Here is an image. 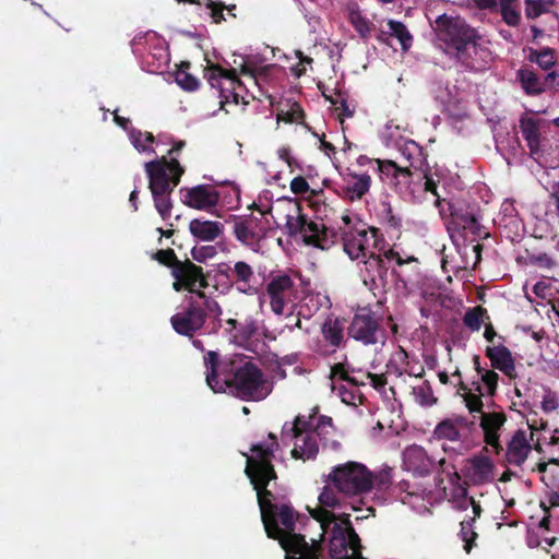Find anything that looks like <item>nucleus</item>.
Returning a JSON list of instances; mask_svg holds the SVG:
<instances>
[{"label":"nucleus","mask_w":559,"mask_h":559,"mask_svg":"<svg viewBox=\"0 0 559 559\" xmlns=\"http://www.w3.org/2000/svg\"><path fill=\"white\" fill-rule=\"evenodd\" d=\"M251 455H246L245 474L257 492L262 522L270 538L277 539L286 552V559H319L318 546L309 545L304 535H283L276 521L277 506L275 497L267 489L271 480L277 479L272 463V449L263 450L260 445H251Z\"/></svg>","instance_id":"f257e3e1"},{"label":"nucleus","mask_w":559,"mask_h":559,"mask_svg":"<svg viewBox=\"0 0 559 559\" xmlns=\"http://www.w3.org/2000/svg\"><path fill=\"white\" fill-rule=\"evenodd\" d=\"M435 32L452 53L453 59L469 71H484L492 61L484 36L460 15L443 13L435 20Z\"/></svg>","instance_id":"f03ea898"},{"label":"nucleus","mask_w":559,"mask_h":559,"mask_svg":"<svg viewBox=\"0 0 559 559\" xmlns=\"http://www.w3.org/2000/svg\"><path fill=\"white\" fill-rule=\"evenodd\" d=\"M207 368L206 383L214 392L233 389L235 395L243 401H262L271 393V385L264 379L262 370L251 361L234 368V361L221 362L218 354L210 350L204 357Z\"/></svg>","instance_id":"7ed1b4c3"},{"label":"nucleus","mask_w":559,"mask_h":559,"mask_svg":"<svg viewBox=\"0 0 559 559\" xmlns=\"http://www.w3.org/2000/svg\"><path fill=\"white\" fill-rule=\"evenodd\" d=\"M334 426L329 416H318V407L306 415H297L293 423L286 421L282 428V438L294 441L292 456L296 460H314L320 444L336 449L340 443L332 439Z\"/></svg>","instance_id":"20e7f679"},{"label":"nucleus","mask_w":559,"mask_h":559,"mask_svg":"<svg viewBox=\"0 0 559 559\" xmlns=\"http://www.w3.org/2000/svg\"><path fill=\"white\" fill-rule=\"evenodd\" d=\"M148 177V189L152 193L154 206L163 221H167L174 207L171 193L179 185L185 173L177 158L167 160V156L145 163Z\"/></svg>","instance_id":"39448f33"},{"label":"nucleus","mask_w":559,"mask_h":559,"mask_svg":"<svg viewBox=\"0 0 559 559\" xmlns=\"http://www.w3.org/2000/svg\"><path fill=\"white\" fill-rule=\"evenodd\" d=\"M174 277L173 289L175 292L187 290L191 294L190 297L203 300V305L219 317L223 312L219 304L204 292L209 287L207 275L204 273L203 267L194 264L191 260L185 259L171 272Z\"/></svg>","instance_id":"423d86ee"},{"label":"nucleus","mask_w":559,"mask_h":559,"mask_svg":"<svg viewBox=\"0 0 559 559\" xmlns=\"http://www.w3.org/2000/svg\"><path fill=\"white\" fill-rule=\"evenodd\" d=\"M328 481L347 497L360 496L372 490V473L364 464L354 461L334 466Z\"/></svg>","instance_id":"0eeeda50"},{"label":"nucleus","mask_w":559,"mask_h":559,"mask_svg":"<svg viewBox=\"0 0 559 559\" xmlns=\"http://www.w3.org/2000/svg\"><path fill=\"white\" fill-rule=\"evenodd\" d=\"M297 215H287L286 229L289 236L300 235L302 241L308 246H313L322 250L329 249L336 239V234L326 228L323 224L313 222L307 215L300 212V207L296 209Z\"/></svg>","instance_id":"6e6552de"},{"label":"nucleus","mask_w":559,"mask_h":559,"mask_svg":"<svg viewBox=\"0 0 559 559\" xmlns=\"http://www.w3.org/2000/svg\"><path fill=\"white\" fill-rule=\"evenodd\" d=\"M381 322L382 317L377 312L367 307L360 308L355 312L347 328V334L366 346L384 344L386 333Z\"/></svg>","instance_id":"1a4fd4ad"},{"label":"nucleus","mask_w":559,"mask_h":559,"mask_svg":"<svg viewBox=\"0 0 559 559\" xmlns=\"http://www.w3.org/2000/svg\"><path fill=\"white\" fill-rule=\"evenodd\" d=\"M343 249L352 260L366 258L374 250L381 251L384 247V238L376 227H352L343 231Z\"/></svg>","instance_id":"9d476101"},{"label":"nucleus","mask_w":559,"mask_h":559,"mask_svg":"<svg viewBox=\"0 0 559 559\" xmlns=\"http://www.w3.org/2000/svg\"><path fill=\"white\" fill-rule=\"evenodd\" d=\"M187 306L170 318V324L176 333L193 338L203 329L209 314H214L197 297L186 299Z\"/></svg>","instance_id":"9b49d317"},{"label":"nucleus","mask_w":559,"mask_h":559,"mask_svg":"<svg viewBox=\"0 0 559 559\" xmlns=\"http://www.w3.org/2000/svg\"><path fill=\"white\" fill-rule=\"evenodd\" d=\"M360 538L353 527L349 515L343 514L341 523H335L330 540L332 559H355L360 551Z\"/></svg>","instance_id":"f8f14e48"},{"label":"nucleus","mask_w":559,"mask_h":559,"mask_svg":"<svg viewBox=\"0 0 559 559\" xmlns=\"http://www.w3.org/2000/svg\"><path fill=\"white\" fill-rule=\"evenodd\" d=\"M376 162L381 176L389 180L397 193L414 194L412 185L417 182L418 170H414L411 166H400L390 159H376Z\"/></svg>","instance_id":"ddd939ff"},{"label":"nucleus","mask_w":559,"mask_h":559,"mask_svg":"<svg viewBox=\"0 0 559 559\" xmlns=\"http://www.w3.org/2000/svg\"><path fill=\"white\" fill-rule=\"evenodd\" d=\"M475 430V421L465 416H454L441 420L433 430L438 440L460 442L465 450L469 449L468 437Z\"/></svg>","instance_id":"4468645a"},{"label":"nucleus","mask_w":559,"mask_h":559,"mask_svg":"<svg viewBox=\"0 0 559 559\" xmlns=\"http://www.w3.org/2000/svg\"><path fill=\"white\" fill-rule=\"evenodd\" d=\"M507 418V414L502 409L487 411L479 415V427L486 443L483 451H487V447H490L496 455H500L503 452L500 436Z\"/></svg>","instance_id":"2eb2a0df"},{"label":"nucleus","mask_w":559,"mask_h":559,"mask_svg":"<svg viewBox=\"0 0 559 559\" xmlns=\"http://www.w3.org/2000/svg\"><path fill=\"white\" fill-rule=\"evenodd\" d=\"M295 292V283L289 275L273 276L265 287V295L270 299L272 311L277 316L283 314L285 306L292 301Z\"/></svg>","instance_id":"dca6fc26"},{"label":"nucleus","mask_w":559,"mask_h":559,"mask_svg":"<svg viewBox=\"0 0 559 559\" xmlns=\"http://www.w3.org/2000/svg\"><path fill=\"white\" fill-rule=\"evenodd\" d=\"M182 203L191 209L211 212L219 202V192L211 185L180 189Z\"/></svg>","instance_id":"f3484780"},{"label":"nucleus","mask_w":559,"mask_h":559,"mask_svg":"<svg viewBox=\"0 0 559 559\" xmlns=\"http://www.w3.org/2000/svg\"><path fill=\"white\" fill-rule=\"evenodd\" d=\"M533 436L534 433L530 432L528 438L525 430H515L507 441L506 448H503V452L501 453L503 454V465L521 467L532 451L530 441L533 439Z\"/></svg>","instance_id":"a211bd4d"},{"label":"nucleus","mask_w":559,"mask_h":559,"mask_svg":"<svg viewBox=\"0 0 559 559\" xmlns=\"http://www.w3.org/2000/svg\"><path fill=\"white\" fill-rule=\"evenodd\" d=\"M404 464L408 471L419 476H427L431 473L436 464L443 466L445 459L442 457L438 462L430 457L425 449L420 445L413 444L403 453Z\"/></svg>","instance_id":"6ab92c4d"},{"label":"nucleus","mask_w":559,"mask_h":559,"mask_svg":"<svg viewBox=\"0 0 559 559\" xmlns=\"http://www.w3.org/2000/svg\"><path fill=\"white\" fill-rule=\"evenodd\" d=\"M342 179L343 183L335 191L352 202L361 200L369 192L372 181L368 174H357L349 169L343 175Z\"/></svg>","instance_id":"aec40b11"},{"label":"nucleus","mask_w":559,"mask_h":559,"mask_svg":"<svg viewBox=\"0 0 559 559\" xmlns=\"http://www.w3.org/2000/svg\"><path fill=\"white\" fill-rule=\"evenodd\" d=\"M493 471L492 460L480 453L468 460V466L463 469V474L471 484L479 486L493 480Z\"/></svg>","instance_id":"412c9836"},{"label":"nucleus","mask_w":559,"mask_h":559,"mask_svg":"<svg viewBox=\"0 0 559 559\" xmlns=\"http://www.w3.org/2000/svg\"><path fill=\"white\" fill-rule=\"evenodd\" d=\"M364 267L360 270L362 281L366 285L378 287L386 281L388 266L380 253L376 250L364 258Z\"/></svg>","instance_id":"4be33fe9"},{"label":"nucleus","mask_w":559,"mask_h":559,"mask_svg":"<svg viewBox=\"0 0 559 559\" xmlns=\"http://www.w3.org/2000/svg\"><path fill=\"white\" fill-rule=\"evenodd\" d=\"M485 356L490 360L492 369L501 371L509 379L516 378L515 360L507 346L502 344L487 346Z\"/></svg>","instance_id":"5701e85b"},{"label":"nucleus","mask_w":559,"mask_h":559,"mask_svg":"<svg viewBox=\"0 0 559 559\" xmlns=\"http://www.w3.org/2000/svg\"><path fill=\"white\" fill-rule=\"evenodd\" d=\"M321 334L325 344L318 348L320 355L334 354L344 342L343 326L338 319L328 318L321 326Z\"/></svg>","instance_id":"b1692460"},{"label":"nucleus","mask_w":559,"mask_h":559,"mask_svg":"<svg viewBox=\"0 0 559 559\" xmlns=\"http://www.w3.org/2000/svg\"><path fill=\"white\" fill-rule=\"evenodd\" d=\"M520 130L527 143L532 156L539 155L540 150V124L542 120L523 115L520 118Z\"/></svg>","instance_id":"393cba45"},{"label":"nucleus","mask_w":559,"mask_h":559,"mask_svg":"<svg viewBox=\"0 0 559 559\" xmlns=\"http://www.w3.org/2000/svg\"><path fill=\"white\" fill-rule=\"evenodd\" d=\"M224 225L219 222L193 218L189 223L190 234L200 241H214L222 236Z\"/></svg>","instance_id":"a878e982"},{"label":"nucleus","mask_w":559,"mask_h":559,"mask_svg":"<svg viewBox=\"0 0 559 559\" xmlns=\"http://www.w3.org/2000/svg\"><path fill=\"white\" fill-rule=\"evenodd\" d=\"M224 265L226 271L221 272L225 273L231 283L237 284L241 292L247 293L251 289V281L254 280V272L251 265L245 261H237L233 267L227 264Z\"/></svg>","instance_id":"bb28decb"},{"label":"nucleus","mask_w":559,"mask_h":559,"mask_svg":"<svg viewBox=\"0 0 559 559\" xmlns=\"http://www.w3.org/2000/svg\"><path fill=\"white\" fill-rule=\"evenodd\" d=\"M259 223L260 219L257 217H249L235 222L234 235L236 239L246 246L258 243L261 239V236L255 230Z\"/></svg>","instance_id":"cd10ccee"},{"label":"nucleus","mask_w":559,"mask_h":559,"mask_svg":"<svg viewBox=\"0 0 559 559\" xmlns=\"http://www.w3.org/2000/svg\"><path fill=\"white\" fill-rule=\"evenodd\" d=\"M522 88L527 95L536 96L546 92L545 75L539 76L535 71L528 68H521L516 72Z\"/></svg>","instance_id":"c85d7f7f"},{"label":"nucleus","mask_w":559,"mask_h":559,"mask_svg":"<svg viewBox=\"0 0 559 559\" xmlns=\"http://www.w3.org/2000/svg\"><path fill=\"white\" fill-rule=\"evenodd\" d=\"M242 90H246V86L239 80L237 71H235V74L225 81L224 86L218 92L221 109H224L225 105L230 103L238 105L240 99H243L240 93Z\"/></svg>","instance_id":"c756f323"},{"label":"nucleus","mask_w":559,"mask_h":559,"mask_svg":"<svg viewBox=\"0 0 559 559\" xmlns=\"http://www.w3.org/2000/svg\"><path fill=\"white\" fill-rule=\"evenodd\" d=\"M456 224L474 236V238L485 239L489 236L485 227L480 224L479 218L472 212H455L452 214Z\"/></svg>","instance_id":"7c9ffc66"},{"label":"nucleus","mask_w":559,"mask_h":559,"mask_svg":"<svg viewBox=\"0 0 559 559\" xmlns=\"http://www.w3.org/2000/svg\"><path fill=\"white\" fill-rule=\"evenodd\" d=\"M236 69H224L219 64L209 63L204 69V78L212 88L221 91L225 81L235 74Z\"/></svg>","instance_id":"2f4dec72"},{"label":"nucleus","mask_w":559,"mask_h":559,"mask_svg":"<svg viewBox=\"0 0 559 559\" xmlns=\"http://www.w3.org/2000/svg\"><path fill=\"white\" fill-rule=\"evenodd\" d=\"M191 63L181 61L175 72V82L186 92H195L200 87V81L189 73Z\"/></svg>","instance_id":"473e14b6"},{"label":"nucleus","mask_w":559,"mask_h":559,"mask_svg":"<svg viewBox=\"0 0 559 559\" xmlns=\"http://www.w3.org/2000/svg\"><path fill=\"white\" fill-rule=\"evenodd\" d=\"M258 329L257 320L248 317L239 322L237 331L231 334V341L237 345H245L257 334Z\"/></svg>","instance_id":"72a5a7b5"},{"label":"nucleus","mask_w":559,"mask_h":559,"mask_svg":"<svg viewBox=\"0 0 559 559\" xmlns=\"http://www.w3.org/2000/svg\"><path fill=\"white\" fill-rule=\"evenodd\" d=\"M435 176H438L437 171L432 173L430 167L426 164L418 170L417 183H420L424 180L425 191L430 192L436 197L435 205L439 207L444 199H441L437 191L439 180L435 179Z\"/></svg>","instance_id":"f704fd0d"},{"label":"nucleus","mask_w":559,"mask_h":559,"mask_svg":"<svg viewBox=\"0 0 559 559\" xmlns=\"http://www.w3.org/2000/svg\"><path fill=\"white\" fill-rule=\"evenodd\" d=\"M502 21L510 27H516L521 23L519 0H501L498 7Z\"/></svg>","instance_id":"c9c22d12"},{"label":"nucleus","mask_w":559,"mask_h":559,"mask_svg":"<svg viewBox=\"0 0 559 559\" xmlns=\"http://www.w3.org/2000/svg\"><path fill=\"white\" fill-rule=\"evenodd\" d=\"M490 320L488 311L483 306L468 308L463 317V323L471 331H479L481 325Z\"/></svg>","instance_id":"e433bc0d"},{"label":"nucleus","mask_w":559,"mask_h":559,"mask_svg":"<svg viewBox=\"0 0 559 559\" xmlns=\"http://www.w3.org/2000/svg\"><path fill=\"white\" fill-rule=\"evenodd\" d=\"M402 155L408 160V165L414 170H419L421 167L426 165L425 160L421 158L423 148L416 144L414 141L406 143L401 148Z\"/></svg>","instance_id":"4c0bfd02"},{"label":"nucleus","mask_w":559,"mask_h":559,"mask_svg":"<svg viewBox=\"0 0 559 559\" xmlns=\"http://www.w3.org/2000/svg\"><path fill=\"white\" fill-rule=\"evenodd\" d=\"M348 20L361 38L367 39L370 37L372 23L361 14L359 9H350Z\"/></svg>","instance_id":"58836bf2"},{"label":"nucleus","mask_w":559,"mask_h":559,"mask_svg":"<svg viewBox=\"0 0 559 559\" xmlns=\"http://www.w3.org/2000/svg\"><path fill=\"white\" fill-rule=\"evenodd\" d=\"M129 135H130V140H131L133 146L139 152L154 153V150L151 146L155 141L153 133L147 132V131L142 132L141 130L132 128L129 132Z\"/></svg>","instance_id":"ea45409f"},{"label":"nucleus","mask_w":559,"mask_h":559,"mask_svg":"<svg viewBox=\"0 0 559 559\" xmlns=\"http://www.w3.org/2000/svg\"><path fill=\"white\" fill-rule=\"evenodd\" d=\"M386 25L390 29V35L394 36L401 43L403 50H408L413 43V36L407 27L400 21L389 20Z\"/></svg>","instance_id":"a19ab883"},{"label":"nucleus","mask_w":559,"mask_h":559,"mask_svg":"<svg viewBox=\"0 0 559 559\" xmlns=\"http://www.w3.org/2000/svg\"><path fill=\"white\" fill-rule=\"evenodd\" d=\"M280 520L281 524L284 526L283 528L280 527L283 535L286 534H293L298 535L295 533V514L293 511V508L287 504H282L280 508L276 509V520Z\"/></svg>","instance_id":"79ce46f5"},{"label":"nucleus","mask_w":559,"mask_h":559,"mask_svg":"<svg viewBox=\"0 0 559 559\" xmlns=\"http://www.w3.org/2000/svg\"><path fill=\"white\" fill-rule=\"evenodd\" d=\"M478 376L484 386L485 396L493 397L498 390L499 374L495 369H487Z\"/></svg>","instance_id":"37998d69"},{"label":"nucleus","mask_w":559,"mask_h":559,"mask_svg":"<svg viewBox=\"0 0 559 559\" xmlns=\"http://www.w3.org/2000/svg\"><path fill=\"white\" fill-rule=\"evenodd\" d=\"M463 401L469 414H481L484 413L483 397H486L484 393L466 392L462 393Z\"/></svg>","instance_id":"c03bdc74"},{"label":"nucleus","mask_w":559,"mask_h":559,"mask_svg":"<svg viewBox=\"0 0 559 559\" xmlns=\"http://www.w3.org/2000/svg\"><path fill=\"white\" fill-rule=\"evenodd\" d=\"M460 536L464 542V550L469 554L474 546L475 539L478 537V534L474 531V523L467 520L462 521Z\"/></svg>","instance_id":"a18cd8bd"},{"label":"nucleus","mask_w":559,"mask_h":559,"mask_svg":"<svg viewBox=\"0 0 559 559\" xmlns=\"http://www.w3.org/2000/svg\"><path fill=\"white\" fill-rule=\"evenodd\" d=\"M414 394L416 396V401L423 406H431L437 402L428 381H425L423 384L414 388Z\"/></svg>","instance_id":"49530a36"},{"label":"nucleus","mask_w":559,"mask_h":559,"mask_svg":"<svg viewBox=\"0 0 559 559\" xmlns=\"http://www.w3.org/2000/svg\"><path fill=\"white\" fill-rule=\"evenodd\" d=\"M154 259L158 261L160 264L169 267L171 272L176 269L178 263L182 260H179L175 251L170 248L157 250L154 254Z\"/></svg>","instance_id":"de8ad7c7"},{"label":"nucleus","mask_w":559,"mask_h":559,"mask_svg":"<svg viewBox=\"0 0 559 559\" xmlns=\"http://www.w3.org/2000/svg\"><path fill=\"white\" fill-rule=\"evenodd\" d=\"M305 118V111L298 103H293L287 111H280L277 119L287 123L301 122Z\"/></svg>","instance_id":"09e8293b"},{"label":"nucleus","mask_w":559,"mask_h":559,"mask_svg":"<svg viewBox=\"0 0 559 559\" xmlns=\"http://www.w3.org/2000/svg\"><path fill=\"white\" fill-rule=\"evenodd\" d=\"M318 499L321 507L334 509L340 506V498L331 486H324Z\"/></svg>","instance_id":"8fccbe9b"},{"label":"nucleus","mask_w":559,"mask_h":559,"mask_svg":"<svg viewBox=\"0 0 559 559\" xmlns=\"http://www.w3.org/2000/svg\"><path fill=\"white\" fill-rule=\"evenodd\" d=\"M330 378L332 381L338 379L342 381H346L353 385L362 384V382H359L358 380L348 374V371L346 370L345 365L343 362H337L331 367Z\"/></svg>","instance_id":"3c124183"},{"label":"nucleus","mask_w":559,"mask_h":559,"mask_svg":"<svg viewBox=\"0 0 559 559\" xmlns=\"http://www.w3.org/2000/svg\"><path fill=\"white\" fill-rule=\"evenodd\" d=\"M290 190L294 194H304L310 191L313 197L323 193L322 190H310L308 181L302 176H297L290 181Z\"/></svg>","instance_id":"603ef678"},{"label":"nucleus","mask_w":559,"mask_h":559,"mask_svg":"<svg viewBox=\"0 0 559 559\" xmlns=\"http://www.w3.org/2000/svg\"><path fill=\"white\" fill-rule=\"evenodd\" d=\"M310 514L314 520L321 523L322 527L336 523V515L332 511L326 510L325 507L317 508L310 511Z\"/></svg>","instance_id":"864d4df0"},{"label":"nucleus","mask_w":559,"mask_h":559,"mask_svg":"<svg viewBox=\"0 0 559 559\" xmlns=\"http://www.w3.org/2000/svg\"><path fill=\"white\" fill-rule=\"evenodd\" d=\"M205 7L210 10L213 22L218 24L225 21L224 10L226 5L222 1L204 0Z\"/></svg>","instance_id":"5fc2aeb1"},{"label":"nucleus","mask_w":559,"mask_h":559,"mask_svg":"<svg viewBox=\"0 0 559 559\" xmlns=\"http://www.w3.org/2000/svg\"><path fill=\"white\" fill-rule=\"evenodd\" d=\"M525 14L527 19H536L548 10L545 8L544 0H525Z\"/></svg>","instance_id":"6e6d98bb"},{"label":"nucleus","mask_w":559,"mask_h":559,"mask_svg":"<svg viewBox=\"0 0 559 559\" xmlns=\"http://www.w3.org/2000/svg\"><path fill=\"white\" fill-rule=\"evenodd\" d=\"M216 254V249L214 246H201L193 247L191 250V257L193 260L202 263L207 259L213 258Z\"/></svg>","instance_id":"4d7b16f0"},{"label":"nucleus","mask_w":559,"mask_h":559,"mask_svg":"<svg viewBox=\"0 0 559 559\" xmlns=\"http://www.w3.org/2000/svg\"><path fill=\"white\" fill-rule=\"evenodd\" d=\"M528 260L539 267L552 269L556 265L555 260L546 252L531 253Z\"/></svg>","instance_id":"13d9d810"},{"label":"nucleus","mask_w":559,"mask_h":559,"mask_svg":"<svg viewBox=\"0 0 559 559\" xmlns=\"http://www.w3.org/2000/svg\"><path fill=\"white\" fill-rule=\"evenodd\" d=\"M556 63L554 49L549 47H545L542 49L539 59H538V67L542 68L545 71L550 70Z\"/></svg>","instance_id":"bf43d9fd"},{"label":"nucleus","mask_w":559,"mask_h":559,"mask_svg":"<svg viewBox=\"0 0 559 559\" xmlns=\"http://www.w3.org/2000/svg\"><path fill=\"white\" fill-rule=\"evenodd\" d=\"M391 485V476L389 471H382L378 474H372V488L384 490Z\"/></svg>","instance_id":"052dcab7"},{"label":"nucleus","mask_w":559,"mask_h":559,"mask_svg":"<svg viewBox=\"0 0 559 559\" xmlns=\"http://www.w3.org/2000/svg\"><path fill=\"white\" fill-rule=\"evenodd\" d=\"M558 406V399L554 393L549 392L546 395H544L542 401V408L544 412L549 413L556 411Z\"/></svg>","instance_id":"680f3d73"},{"label":"nucleus","mask_w":559,"mask_h":559,"mask_svg":"<svg viewBox=\"0 0 559 559\" xmlns=\"http://www.w3.org/2000/svg\"><path fill=\"white\" fill-rule=\"evenodd\" d=\"M367 378L370 380L372 388L376 390H382L388 383L386 377L384 373H367Z\"/></svg>","instance_id":"e2e57ef3"},{"label":"nucleus","mask_w":559,"mask_h":559,"mask_svg":"<svg viewBox=\"0 0 559 559\" xmlns=\"http://www.w3.org/2000/svg\"><path fill=\"white\" fill-rule=\"evenodd\" d=\"M474 7L478 10H489L491 12L498 11L501 0H472Z\"/></svg>","instance_id":"0e129e2a"},{"label":"nucleus","mask_w":559,"mask_h":559,"mask_svg":"<svg viewBox=\"0 0 559 559\" xmlns=\"http://www.w3.org/2000/svg\"><path fill=\"white\" fill-rule=\"evenodd\" d=\"M545 87L547 91L558 92L559 91V73L551 71L545 75Z\"/></svg>","instance_id":"69168bd1"},{"label":"nucleus","mask_w":559,"mask_h":559,"mask_svg":"<svg viewBox=\"0 0 559 559\" xmlns=\"http://www.w3.org/2000/svg\"><path fill=\"white\" fill-rule=\"evenodd\" d=\"M263 72H264V69L255 70V69H251L247 64H242L241 68H240V73L242 75L248 76L255 84H258L259 78L262 75Z\"/></svg>","instance_id":"338daca9"},{"label":"nucleus","mask_w":559,"mask_h":559,"mask_svg":"<svg viewBox=\"0 0 559 559\" xmlns=\"http://www.w3.org/2000/svg\"><path fill=\"white\" fill-rule=\"evenodd\" d=\"M384 218L386 223L390 225V227L394 229H399L402 225L401 217L395 216L391 207H388V210L385 211Z\"/></svg>","instance_id":"774afa93"}]
</instances>
